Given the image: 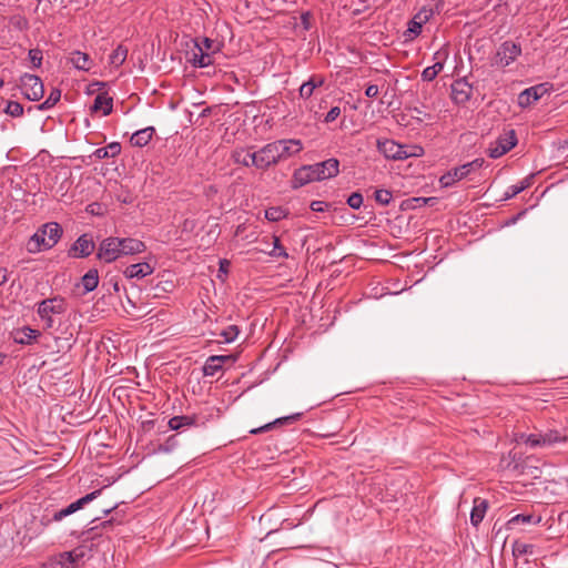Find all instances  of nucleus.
Wrapping results in <instances>:
<instances>
[{"label":"nucleus","instance_id":"obj_33","mask_svg":"<svg viewBox=\"0 0 568 568\" xmlns=\"http://www.w3.org/2000/svg\"><path fill=\"white\" fill-rule=\"evenodd\" d=\"M61 99V90L54 88L51 90L49 97L38 105V110L45 111L53 108Z\"/></svg>","mask_w":568,"mask_h":568},{"label":"nucleus","instance_id":"obj_31","mask_svg":"<svg viewBox=\"0 0 568 568\" xmlns=\"http://www.w3.org/2000/svg\"><path fill=\"white\" fill-rule=\"evenodd\" d=\"M83 557V551L79 549H74L72 551H67L60 555V561L62 568H72L74 564L79 561L80 558Z\"/></svg>","mask_w":568,"mask_h":568},{"label":"nucleus","instance_id":"obj_13","mask_svg":"<svg viewBox=\"0 0 568 568\" xmlns=\"http://www.w3.org/2000/svg\"><path fill=\"white\" fill-rule=\"evenodd\" d=\"M452 99L457 104H465L473 94V87L465 79L452 83Z\"/></svg>","mask_w":568,"mask_h":568},{"label":"nucleus","instance_id":"obj_58","mask_svg":"<svg viewBox=\"0 0 568 568\" xmlns=\"http://www.w3.org/2000/svg\"><path fill=\"white\" fill-rule=\"evenodd\" d=\"M111 525H112V520H105V521H102V523H101V526H102L103 528H106V527H109V526H111Z\"/></svg>","mask_w":568,"mask_h":568},{"label":"nucleus","instance_id":"obj_17","mask_svg":"<svg viewBox=\"0 0 568 568\" xmlns=\"http://www.w3.org/2000/svg\"><path fill=\"white\" fill-rule=\"evenodd\" d=\"M231 359V356L225 355H213L210 356L203 366V375L204 376H214L216 373H219L223 364Z\"/></svg>","mask_w":568,"mask_h":568},{"label":"nucleus","instance_id":"obj_14","mask_svg":"<svg viewBox=\"0 0 568 568\" xmlns=\"http://www.w3.org/2000/svg\"><path fill=\"white\" fill-rule=\"evenodd\" d=\"M547 92L545 84H538L524 90L518 97V104L521 108H527L537 100H539Z\"/></svg>","mask_w":568,"mask_h":568},{"label":"nucleus","instance_id":"obj_12","mask_svg":"<svg viewBox=\"0 0 568 568\" xmlns=\"http://www.w3.org/2000/svg\"><path fill=\"white\" fill-rule=\"evenodd\" d=\"M94 247L95 245L92 236L89 234H82L71 246L69 255L83 258L89 256L94 251Z\"/></svg>","mask_w":568,"mask_h":568},{"label":"nucleus","instance_id":"obj_49","mask_svg":"<svg viewBox=\"0 0 568 568\" xmlns=\"http://www.w3.org/2000/svg\"><path fill=\"white\" fill-rule=\"evenodd\" d=\"M341 114V109L338 106H333L327 114L325 115V122L329 123L335 121Z\"/></svg>","mask_w":568,"mask_h":568},{"label":"nucleus","instance_id":"obj_20","mask_svg":"<svg viewBox=\"0 0 568 568\" xmlns=\"http://www.w3.org/2000/svg\"><path fill=\"white\" fill-rule=\"evenodd\" d=\"M154 268L149 263L142 262L129 265L123 273L128 278H143L152 274Z\"/></svg>","mask_w":568,"mask_h":568},{"label":"nucleus","instance_id":"obj_47","mask_svg":"<svg viewBox=\"0 0 568 568\" xmlns=\"http://www.w3.org/2000/svg\"><path fill=\"white\" fill-rule=\"evenodd\" d=\"M422 16V12L415 16V18L409 22L408 32L417 36L422 32V21H417L416 19H419Z\"/></svg>","mask_w":568,"mask_h":568},{"label":"nucleus","instance_id":"obj_27","mask_svg":"<svg viewBox=\"0 0 568 568\" xmlns=\"http://www.w3.org/2000/svg\"><path fill=\"white\" fill-rule=\"evenodd\" d=\"M121 152V144L118 142H111L104 148L97 149L93 152V156L97 160L108 159V158H115Z\"/></svg>","mask_w":568,"mask_h":568},{"label":"nucleus","instance_id":"obj_10","mask_svg":"<svg viewBox=\"0 0 568 568\" xmlns=\"http://www.w3.org/2000/svg\"><path fill=\"white\" fill-rule=\"evenodd\" d=\"M377 149L385 158L390 160H405L409 158L408 146L399 144L394 140L385 139L377 141Z\"/></svg>","mask_w":568,"mask_h":568},{"label":"nucleus","instance_id":"obj_23","mask_svg":"<svg viewBox=\"0 0 568 568\" xmlns=\"http://www.w3.org/2000/svg\"><path fill=\"white\" fill-rule=\"evenodd\" d=\"M113 100L106 93H100L95 97L93 105L91 106L92 112L102 111L103 115H109L112 112Z\"/></svg>","mask_w":568,"mask_h":568},{"label":"nucleus","instance_id":"obj_19","mask_svg":"<svg viewBox=\"0 0 568 568\" xmlns=\"http://www.w3.org/2000/svg\"><path fill=\"white\" fill-rule=\"evenodd\" d=\"M41 333L38 329H33L29 326H24L20 329H17L13 333V341L17 344L21 345H31L33 342L38 339Z\"/></svg>","mask_w":568,"mask_h":568},{"label":"nucleus","instance_id":"obj_3","mask_svg":"<svg viewBox=\"0 0 568 568\" xmlns=\"http://www.w3.org/2000/svg\"><path fill=\"white\" fill-rule=\"evenodd\" d=\"M62 227L57 222H49L43 224L37 232L30 236L27 242L26 248L29 253L36 254L41 251L52 248L62 236Z\"/></svg>","mask_w":568,"mask_h":568},{"label":"nucleus","instance_id":"obj_62","mask_svg":"<svg viewBox=\"0 0 568 568\" xmlns=\"http://www.w3.org/2000/svg\"><path fill=\"white\" fill-rule=\"evenodd\" d=\"M3 85V80L0 79V88Z\"/></svg>","mask_w":568,"mask_h":568},{"label":"nucleus","instance_id":"obj_51","mask_svg":"<svg viewBox=\"0 0 568 568\" xmlns=\"http://www.w3.org/2000/svg\"><path fill=\"white\" fill-rule=\"evenodd\" d=\"M199 44H202L204 52H214L213 45L214 41L210 38H203L201 41H197Z\"/></svg>","mask_w":568,"mask_h":568},{"label":"nucleus","instance_id":"obj_15","mask_svg":"<svg viewBox=\"0 0 568 568\" xmlns=\"http://www.w3.org/2000/svg\"><path fill=\"white\" fill-rule=\"evenodd\" d=\"M275 142L278 154H281V161L300 153L303 149L302 142L296 139L277 140Z\"/></svg>","mask_w":568,"mask_h":568},{"label":"nucleus","instance_id":"obj_4","mask_svg":"<svg viewBox=\"0 0 568 568\" xmlns=\"http://www.w3.org/2000/svg\"><path fill=\"white\" fill-rule=\"evenodd\" d=\"M101 494V489L93 490L85 496L79 498L78 500L71 503L69 506L61 509H50L45 508L44 513L39 519V523L42 529L47 528L54 521H60L63 518L74 514L75 511L82 509L85 505L94 500Z\"/></svg>","mask_w":568,"mask_h":568},{"label":"nucleus","instance_id":"obj_37","mask_svg":"<svg viewBox=\"0 0 568 568\" xmlns=\"http://www.w3.org/2000/svg\"><path fill=\"white\" fill-rule=\"evenodd\" d=\"M240 334V329L236 325H229L226 328L222 329L220 336L223 338L224 343H232L236 339Z\"/></svg>","mask_w":568,"mask_h":568},{"label":"nucleus","instance_id":"obj_54","mask_svg":"<svg viewBox=\"0 0 568 568\" xmlns=\"http://www.w3.org/2000/svg\"><path fill=\"white\" fill-rule=\"evenodd\" d=\"M423 153H424V150L419 145L408 146L409 156H420V155H423Z\"/></svg>","mask_w":568,"mask_h":568},{"label":"nucleus","instance_id":"obj_38","mask_svg":"<svg viewBox=\"0 0 568 568\" xmlns=\"http://www.w3.org/2000/svg\"><path fill=\"white\" fill-rule=\"evenodd\" d=\"M286 216L284 209L280 206L268 207L265 210V219L271 222H277Z\"/></svg>","mask_w":568,"mask_h":568},{"label":"nucleus","instance_id":"obj_11","mask_svg":"<svg viewBox=\"0 0 568 568\" xmlns=\"http://www.w3.org/2000/svg\"><path fill=\"white\" fill-rule=\"evenodd\" d=\"M257 158V169L265 170L272 165H275L281 161V154H278V149L276 146V142H271L264 145L262 149L256 151Z\"/></svg>","mask_w":568,"mask_h":568},{"label":"nucleus","instance_id":"obj_59","mask_svg":"<svg viewBox=\"0 0 568 568\" xmlns=\"http://www.w3.org/2000/svg\"><path fill=\"white\" fill-rule=\"evenodd\" d=\"M414 201H416V202L422 201L423 203H427L428 201H432V199L430 197L429 199L417 197V199H414Z\"/></svg>","mask_w":568,"mask_h":568},{"label":"nucleus","instance_id":"obj_56","mask_svg":"<svg viewBox=\"0 0 568 568\" xmlns=\"http://www.w3.org/2000/svg\"><path fill=\"white\" fill-rule=\"evenodd\" d=\"M230 265H231V263L227 260H221L219 272L227 274Z\"/></svg>","mask_w":568,"mask_h":568},{"label":"nucleus","instance_id":"obj_41","mask_svg":"<svg viewBox=\"0 0 568 568\" xmlns=\"http://www.w3.org/2000/svg\"><path fill=\"white\" fill-rule=\"evenodd\" d=\"M4 111L7 114L17 118L23 114V106L17 101H9Z\"/></svg>","mask_w":568,"mask_h":568},{"label":"nucleus","instance_id":"obj_2","mask_svg":"<svg viewBox=\"0 0 568 568\" xmlns=\"http://www.w3.org/2000/svg\"><path fill=\"white\" fill-rule=\"evenodd\" d=\"M568 439V432L561 429H536L531 434L519 433L516 435V442L525 444L530 448H550L557 444L566 443Z\"/></svg>","mask_w":568,"mask_h":568},{"label":"nucleus","instance_id":"obj_61","mask_svg":"<svg viewBox=\"0 0 568 568\" xmlns=\"http://www.w3.org/2000/svg\"><path fill=\"white\" fill-rule=\"evenodd\" d=\"M113 508H114V507H111V508L104 509V510H103V514H104V515L110 514V513L112 511V509H113Z\"/></svg>","mask_w":568,"mask_h":568},{"label":"nucleus","instance_id":"obj_9","mask_svg":"<svg viewBox=\"0 0 568 568\" xmlns=\"http://www.w3.org/2000/svg\"><path fill=\"white\" fill-rule=\"evenodd\" d=\"M120 237L110 236L104 239L98 248L97 257L105 263H111L121 256Z\"/></svg>","mask_w":568,"mask_h":568},{"label":"nucleus","instance_id":"obj_18","mask_svg":"<svg viewBox=\"0 0 568 568\" xmlns=\"http://www.w3.org/2000/svg\"><path fill=\"white\" fill-rule=\"evenodd\" d=\"M195 50L192 52V58L190 62L195 68H205L213 63V59L211 53L204 52L202 44H199L197 41L194 43Z\"/></svg>","mask_w":568,"mask_h":568},{"label":"nucleus","instance_id":"obj_50","mask_svg":"<svg viewBox=\"0 0 568 568\" xmlns=\"http://www.w3.org/2000/svg\"><path fill=\"white\" fill-rule=\"evenodd\" d=\"M310 207L314 212H325L328 209V204L324 201H313Z\"/></svg>","mask_w":568,"mask_h":568},{"label":"nucleus","instance_id":"obj_6","mask_svg":"<svg viewBox=\"0 0 568 568\" xmlns=\"http://www.w3.org/2000/svg\"><path fill=\"white\" fill-rule=\"evenodd\" d=\"M517 144L515 130H508L500 134L487 149V154L491 159H498L509 152Z\"/></svg>","mask_w":568,"mask_h":568},{"label":"nucleus","instance_id":"obj_60","mask_svg":"<svg viewBox=\"0 0 568 568\" xmlns=\"http://www.w3.org/2000/svg\"><path fill=\"white\" fill-rule=\"evenodd\" d=\"M6 357H7V355L4 353L0 352V366L3 364Z\"/></svg>","mask_w":568,"mask_h":568},{"label":"nucleus","instance_id":"obj_40","mask_svg":"<svg viewBox=\"0 0 568 568\" xmlns=\"http://www.w3.org/2000/svg\"><path fill=\"white\" fill-rule=\"evenodd\" d=\"M270 255L283 258L288 257L286 250L282 246L280 239L277 236H273V250L270 252Z\"/></svg>","mask_w":568,"mask_h":568},{"label":"nucleus","instance_id":"obj_26","mask_svg":"<svg viewBox=\"0 0 568 568\" xmlns=\"http://www.w3.org/2000/svg\"><path fill=\"white\" fill-rule=\"evenodd\" d=\"M196 422L197 417L195 415L174 416L169 420V427L172 430H180L184 427L194 426Z\"/></svg>","mask_w":568,"mask_h":568},{"label":"nucleus","instance_id":"obj_48","mask_svg":"<svg viewBox=\"0 0 568 568\" xmlns=\"http://www.w3.org/2000/svg\"><path fill=\"white\" fill-rule=\"evenodd\" d=\"M449 55V51L446 47L440 48L434 53V61L440 62L442 68H444V64Z\"/></svg>","mask_w":568,"mask_h":568},{"label":"nucleus","instance_id":"obj_8","mask_svg":"<svg viewBox=\"0 0 568 568\" xmlns=\"http://www.w3.org/2000/svg\"><path fill=\"white\" fill-rule=\"evenodd\" d=\"M521 53V48L519 44L511 42V41H505L503 42L494 58L493 65L498 68H505L513 63Z\"/></svg>","mask_w":568,"mask_h":568},{"label":"nucleus","instance_id":"obj_24","mask_svg":"<svg viewBox=\"0 0 568 568\" xmlns=\"http://www.w3.org/2000/svg\"><path fill=\"white\" fill-rule=\"evenodd\" d=\"M70 62L74 68L82 71H89L93 65V60L88 53L74 51L70 55Z\"/></svg>","mask_w":568,"mask_h":568},{"label":"nucleus","instance_id":"obj_16","mask_svg":"<svg viewBox=\"0 0 568 568\" xmlns=\"http://www.w3.org/2000/svg\"><path fill=\"white\" fill-rule=\"evenodd\" d=\"M121 241V256L134 255L143 253L146 250L144 242L132 237H120Z\"/></svg>","mask_w":568,"mask_h":568},{"label":"nucleus","instance_id":"obj_21","mask_svg":"<svg viewBox=\"0 0 568 568\" xmlns=\"http://www.w3.org/2000/svg\"><path fill=\"white\" fill-rule=\"evenodd\" d=\"M488 509V501L484 498L477 497L474 499L473 509L470 513V523L477 527L484 519Z\"/></svg>","mask_w":568,"mask_h":568},{"label":"nucleus","instance_id":"obj_7","mask_svg":"<svg viewBox=\"0 0 568 568\" xmlns=\"http://www.w3.org/2000/svg\"><path fill=\"white\" fill-rule=\"evenodd\" d=\"M19 87L30 101H39L43 98L44 87L38 75L24 73L20 78Z\"/></svg>","mask_w":568,"mask_h":568},{"label":"nucleus","instance_id":"obj_57","mask_svg":"<svg viewBox=\"0 0 568 568\" xmlns=\"http://www.w3.org/2000/svg\"><path fill=\"white\" fill-rule=\"evenodd\" d=\"M8 281L6 270H0V286Z\"/></svg>","mask_w":568,"mask_h":568},{"label":"nucleus","instance_id":"obj_30","mask_svg":"<svg viewBox=\"0 0 568 568\" xmlns=\"http://www.w3.org/2000/svg\"><path fill=\"white\" fill-rule=\"evenodd\" d=\"M324 79L323 78H315L312 77L308 81L304 82L300 88V95L303 99H308L312 97L314 90L317 87L323 85Z\"/></svg>","mask_w":568,"mask_h":568},{"label":"nucleus","instance_id":"obj_46","mask_svg":"<svg viewBox=\"0 0 568 568\" xmlns=\"http://www.w3.org/2000/svg\"><path fill=\"white\" fill-rule=\"evenodd\" d=\"M456 182H458V181H457L456 176L454 175L453 169L450 171H448L447 173H445L444 175H442V178L439 179V183L444 187L453 186Z\"/></svg>","mask_w":568,"mask_h":568},{"label":"nucleus","instance_id":"obj_36","mask_svg":"<svg viewBox=\"0 0 568 568\" xmlns=\"http://www.w3.org/2000/svg\"><path fill=\"white\" fill-rule=\"evenodd\" d=\"M442 70L443 68L440 62H435L433 65L424 69L422 72V79L424 81H433L438 75V73L442 72Z\"/></svg>","mask_w":568,"mask_h":568},{"label":"nucleus","instance_id":"obj_52","mask_svg":"<svg viewBox=\"0 0 568 568\" xmlns=\"http://www.w3.org/2000/svg\"><path fill=\"white\" fill-rule=\"evenodd\" d=\"M379 93L378 87L375 84H369L365 90V95L367 98H376Z\"/></svg>","mask_w":568,"mask_h":568},{"label":"nucleus","instance_id":"obj_53","mask_svg":"<svg viewBox=\"0 0 568 568\" xmlns=\"http://www.w3.org/2000/svg\"><path fill=\"white\" fill-rule=\"evenodd\" d=\"M311 19L312 14L310 12H303L301 16V22L304 29L308 30L311 28Z\"/></svg>","mask_w":568,"mask_h":568},{"label":"nucleus","instance_id":"obj_34","mask_svg":"<svg viewBox=\"0 0 568 568\" xmlns=\"http://www.w3.org/2000/svg\"><path fill=\"white\" fill-rule=\"evenodd\" d=\"M531 178L532 176H528L525 180H523L519 184L508 186L505 192V200L511 199L519 194L520 192H523L524 190H526L527 187H529Z\"/></svg>","mask_w":568,"mask_h":568},{"label":"nucleus","instance_id":"obj_25","mask_svg":"<svg viewBox=\"0 0 568 568\" xmlns=\"http://www.w3.org/2000/svg\"><path fill=\"white\" fill-rule=\"evenodd\" d=\"M154 133V128L148 126L133 133L130 141L132 145L142 148L152 140Z\"/></svg>","mask_w":568,"mask_h":568},{"label":"nucleus","instance_id":"obj_1","mask_svg":"<svg viewBox=\"0 0 568 568\" xmlns=\"http://www.w3.org/2000/svg\"><path fill=\"white\" fill-rule=\"evenodd\" d=\"M339 173V161L335 158L311 164L302 165L294 171L292 187L298 189L311 182L324 181L335 178Z\"/></svg>","mask_w":568,"mask_h":568},{"label":"nucleus","instance_id":"obj_29","mask_svg":"<svg viewBox=\"0 0 568 568\" xmlns=\"http://www.w3.org/2000/svg\"><path fill=\"white\" fill-rule=\"evenodd\" d=\"M84 293L94 291L99 284V272L97 268L89 270L81 278Z\"/></svg>","mask_w":568,"mask_h":568},{"label":"nucleus","instance_id":"obj_44","mask_svg":"<svg viewBox=\"0 0 568 568\" xmlns=\"http://www.w3.org/2000/svg\"><path fill=\"white\" fill-rule=\"evenodd\" d=\"M347 204L352 209L358 210L363 205V195L359 192L352 193L347 199Z\"/></svg>","mask_w":568,"mask_h":568},{"label":"nucleus","instance_id":"obj_43","mask_svg":"<svg viewBox=\"0 0 568 568\" xmlns=\"http://www.w3.org/2000/svg\"><path fill=\"white\" fill-rule=\"evenodd\" d=\"M29 60L34 68H40L42 64V51L38 48L29 50L28 53Z\"/></svg>","mask_w":568,"mask_h":568},{"label":"nucleus","instance_id":"obj_45","mask_svg":"<svg viewBox=\"0 0 568 568\" xmlns=\"http://www.w3.org/2000/svg\"><path fill=\"white\" fill-rule=\"evenodd\" d=\"M453 171H454V175L456 176L457 181H460V180L467 178L471 173L470 165H467V163H465L460 166L454 168Z\"/></svg>","mask_w":568,"mask_h":568},{"label":"nucleus","instance_id":"obj_39","mask_svg":"<svg viewBox=\"0 0 568 568\" xmlns=\"http://www.w3.org/2000/svg\"><path fill=\"white\" fill-rule=\"evenodd\" d=\"M534 550V546L530 544H525L520 541H515L513 544V555L515 557L524 556V555H531Z\"/></svg>","mask_w":568,"mask_h":568},{"label":"nucleus","instance_id":"obj_5","mask_svg":"<svg viewBox=\"0 0 568 568\" xmlns=\"http://www.w3.org/2000/svg\"><path fill=\"white\" fill-rule=\"evenodd\" d=\"M67 301L61 296H54L38 303L37 313L44 322L45 329L53 327L54 322L52 316L63 314L67 311Z\"/></svg>","mask_w":568,"mask_h":568},{"label":"nucleus","instance_id":"obj_55","mask_svg":"<svg viewBox=\"0 0 568 568\" xmlns=\"http://www.w3.org/2000/svg\"><path fill=\"white\" fill-rule=\"evenodd\" d=\"M484 163H485L484 159L478 158V159H475L471 162H468L467 165H470V171L473 172L475 170L480 169Z\"/></svg>","mask_w":568,"mask_h":568},{"label":"nucleus","instance_id":"obj_28","mask_svg":"<svg viewBox=\"0 0 568 568\" xmlns=\"http://www.w3.org/2000/svg\"><path fill=\"white\" fill-rule=\"evenodd\" d=\"M302 413L292 414L288 416L276 418L273 423H268L262 427L251 430L252 434H258L271 429L275 425H287L298 420L302 417Z\"/></svg>","mask_w":568,"mask_h":568},{"label":"nucleus","instance_id":"obj_22","mask_svg":"<svg viewBox=\"0 0 568 568\" xmlns=\"http://www.w3.org/2000/svg\"><path fill=\"white\" fill-rule=\"evenodd\" d=\"M232 159L235 163L242 164L244 166H255L257 168V158L256 151L250 152L243 148L236 149L232 153Z\"/></svg>","mask_w":568,"mask_h":568},{"label":"nucleus","instance_id":"obj_42","mask_svg":"<svg viewBox=\"0 0 568 568\" xmlns=\"http://www.w3.org/2000/svg\"><path fill=\"white\" fill-rule=\"evenodd\" d=\"M392 199V192L388 190L381 189L375 191V201L381 205H388Z\"/></svg>","mask_w":568,"mask_h":568},{"label":"nucleus","instance_id":"obj_35","mask_svg":"<svg viewBox=\"0 0 568 568\" xmlns=\"http://www.w3.org/2000/svg\"><path fill=\"white\" fill-rule=\"evenodd\" d=\"M540 521V517H538L536 520L534 519V516L530 515V514H519V515H516L514 516L513 518H510L508 521H507V526L508 528H514L515 525L517 524H524V525H527V524H538Z\"/></svg>","mask_w":568,"mask_h":568},{"label":"nucleus","instance_id":"obj_32","mask_svg":"<svg viewBox=\"0 0 568 568\" xmlns=\"http://www.w3.org/2000/svg\"><path fill=\"white\" fill-rule=\"evenodd\" d=\"M128 57V48L119 44L110 54V63L114 67H120L124 63Z\"/></svg>","mask_w":568,"mask_h":568}]
</instances>
